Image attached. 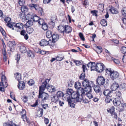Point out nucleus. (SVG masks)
<instances>
[{"mask_svg":"<svg viewBox=\"0 0 126 126\" xmlns=\"http://www.w3.org/2000/svg\"><path fill=\"white\" fill-rule=\"evenodd\" d=\"M49 81V80L46 79L45 81L42 83V85L39 88V100H41L42 102H45L49 97V95L47 93L43 92L45 89L46 86L48 85L47 83Z\"/></svg>","mask_w":126,"mask_h":126,"instance_id":"1","label":"nucleus"},{"mask_svg":"<svg viewBox=\"0 0 126 126\" xmlns=\"http://www.w3.org/2000/svg\"><path fill=\"white\" fill-rule=\"evenodd\" d=\"M68 93H70L72 99H74L78 102H79L82 100L83 97L77 92H73L72 90H70Z\"/></svg>","mask_w":126,"mask_h":126,"instance_id":"2","label":"nucleus"},{"mask_svg":"<svg viewBox=\"0 0 126 126\" xmlns=\"http://www.w3.org/2000/svg\"><path fill=\"white\" fill-rule=\"evenodd\" d=\"M82 85L83 87L87 88L89 91H91V88L94 86L93 83L91 81H89L88 79H85L82 82Z\"/></svg>","mask_w":126,"mask_h":126,"instance_id":"3","label":"nucleus"},{"mask_svg":"<svg viewBox=\"0 0 126 126\" xmlns=\"http://www.w3.org/2000/svg\"><path fill=\"white\" fill-rule=\"evenodd\" d=\"M96 66V71L99 73L102 72L105 68V66L102 63H97Z\"/></svg>","mask_w":126,"mask_h":126,"instance_id":"4","label":"nucleus"},{"mask_svg":"<svg viewBox=\"0 0 126 126\" xmlns=\"http://www.w3.org/2000/svg\"><path fill=\"white\" fill-rule=\"evenodd\" d=\"M23 25L21 23H16L15 26L14 28H12V29L15 30L17 32L20 31V30L23 28Z\"/></svg>","mask_w":126,"mask_h":126,"instance_id":"5","label":"nucleus"},{"mask_svg":"<svg viewBox=\"0 0 126 126\" xmlns=\"http://www.w3.org/2000/svg\"><path fill=\"white\" fill-rule=\"evenodd\" d=\"M56 96L59 98L62 97L63 100L67 99L66 97L70 96L69 94H63V92L61 91H58L57 92Z\"/></svg>","mask_w":126,"mask_h":126,"instance_id":"6","label":"nucleus"},{"mask_svg":"<svg viewBox=\"0 0 126 126\" xmlns=\"http://www.w3.org/2000/svg\"><path fill=\"white\" fill-rule=\"evenodd\" d=\"M96 82L99 85H103L105 82V80L102 76H99L97 78Z\"/></svg>","mask_w":126,"mask_h":126,"instance_id":"7","label":"nucleus"},{"mask_svg":"<svg viewBox=\"0 0 126 126\" xmlns=\"http://www.w3.org/2000/svg\"><path fill=\"white\" fill-rule=\"evenodd\" d=\"M119 74L117 72L114 71L110 75L111 79L112 80H114L115 79L118 78L119 76Z\"/></svg>","mask_w":126,"mask_h":126,"instance_id":"8","label":"nucleus"},{"mask_svg":"<svg viewBox=\"0 0 126 126\" xmlns=\"http://www.w3.org/2000/svg\"><path fill=\"white\" fill-rule=\"evenodd\" d=\"M87 90V88H85L84 90L83 88L80 87L77 89V92L80 94V95H82L83 97Z\"/></svg>","mask_w":126,"mask_h":126,"instance_id":"9","label":"nucleus"},{"mask_svg":"<svg viewBox=\"0 0 126 126\" xmlns=\"http://www.w3.org/2000/svg\"><path fill=\"white\" fill-rule=\"evenodd\" d=\"M61 28L63 29L64 30H62V31H64L65 32L69 33L72 30L71 27L68 25H65V26H61Z\"/></svg>","mask_w":126,"mask_h":126,"instance_id":"10","label":"nucleus"},{"mask_svg":"<svg viewBox=\"0 0 126 126\" xmlns=\"http://www.w3.org/2000/svg\"><path fill=\"white\" fill-rule=\"evenodd\" d=\"M46 79L49 80V81L47 83V84H48V85L46 86V88H47L48 91L49 92H54L55 91L54 86H49V85L48 83L50 80V79Z\"/></svg>","mask_w":126,"mask_h":126,"instance_id":"11","label":"nucleus"},{"mask_svg":"<svg viewBox=\"0 0 126 126\" xmlns=\"http://www.w3.org/2000/svg\"><path fill=\"white\" fill-rule=\"evenodd\" d=\"M16 45V44L15 42H9L8 43V45L11 47L10 48V51L13 52L14 51V46Z\"/></svg>","mask_w":126,"mask_h":126,"instance_id":"12","label":"nucleus"},{"mask_svg":"<svg viewBox=\"0 0 126 126\" xmlns=\"http://www.w3.org/2000/svg\"><path fill=\"white\" fill-rule=\"evenodd\" d=\"M84 97L88 98L89 99L93 98V96L91 93L90 91H89L88 89L87 90L85 94L84 95Z\"/></svg>","mask_w":126,"mask_h":126,"instance_id":"13","label":"nucleus"},{"mask_svg":"<svg viewBox=\"0 0 126 126\" xmlns=\"http://www.w3.org/2000/svg\"><path fill=\"white\" fill-rule=\"evenodd\" d=\"M66 98H67V101L68 102L69 105L70 107H75V105L73 103V102L70 96L66 97Z\"/></svg>","mask_w":126,"mask_h":126,"instance_id":"14","label":"nucleus"},{"mask_svg":"<svg viewBox=\"0 0 126 126\" xmlns=\"http://www.w3.org/2000/svg\"><path fill=\"white\" fill-rule=\"evenodd\" d=\"M25 84L24 82L23 81H19L17 86L19 89L22 90L25 88Z\"/></svg>","mask_w":126,"mask_h":126,"instance_id":"15","label":"nucleus"},{"mask_svg":"<svg viewBox=\"0 0 126 126\" xmlns=\"http://www.w3.org/2000/svg\"><path fill=\"white\" fill-rule=\"evenodd\" d=\"M118 84L116 82L113 83L111 87V89L112 91H115L119 87Z\"/></svg>","mask_w":126,"mask_h":126,"instance_id":"16","label":"nucleus"},{"mask_svg":"<svg viewBox=\"0 0 126 126\" xmlns=\"http://www.w3.org/2000/svg\"><path fill=\"white\" fill-rule=\"evenodd\" d=\"M49 44L48 41L46 40L45 39L42 40L40 42V44L41 46H46L48 45Z\"/></svg>","mask_w":126,"mask_h":126,"instance_id":"17","label":"nucleus"},{"mask_svg":"<svg viewBox=\"0 0 126 126\" xmlns=\"http://www.w3.org/2000/svg\"><path fill=\"white\" fill-rule=\"evenodd\" d=\"M113 103L115 106H119L121 103L120 100L118 98H115L113 101Z\"/></svg>","mask_w":126,"mask_h":126,"instance_id":"18","label":"nucleus"},{"mask_svg":"<svg viewBox=\"0 0 126 126\" xmlns=\"http://www.w3.org/2000/svg\"><path fill=\"white\" fill-rule=\"evenodd\" d=\"M52 42L54 43L56 42L59 38V36L57 34H53L52 36Z\"/></svg>","mask_w":126,"mask_h":126,"instance_id":"19","label":"nucleus"},{"mask_svg":"<svg viewBox=\"0 0 126 126\" xmlns=\"http://www.w3.org/2000/svg\"><path fill=\"white\" fill-rule=\"evenodd\" d=\"M59 100V98L56 95H53L51 97V101L55 103L56 104L58 102V101Z\"/></svg>","mask_w":126,"mask_h":126,"instance_id":"20","label":"nucleus"},{"mask_svg":"<svg viewBox=\"0 0 126 126\" xmlns=\"http://www.w3.org/2000/svg\"><path fill=\"white\" fill-rule=\"evenodd\" d=\"M16 124L13 123L12 121H9L7 123H5L3 124V126H15Z\"/></svg>","mask_w":126,"mask_h":126,"instance_id":"21","label":"nucleus"},{"mask_svg":"<svg viewBox=\"0 0 126 126\" xmlns=\"http://www.w3.org/2000/svg\"><path fill=\"white\" fill-rule=\"evenodd\" d=\"M43 113V110L42 108H40L36 114V116L38 117H41Z\"/></svg>","mask_w":126,"mask_h":126,"instance_id":"22","label":"nucleus"},{"mask_svg":"<svg viewBox=\"0 0 126 126\" xmlns=\"http://www.w3.org/2000/svg\"><path fill=\"white\" fill-rule=\"evenodd\" d=\"M29 6L31 9H34L36 10H37L38 8L37 5L36 4L31 3L29 4Z\"/></svg>","mask_w":126,"mask_h":126,"instance_id":"23","label":"nucleus"},{"mask_svg":"<svg viewBox=\"0 0 126 126\" xmlns=\"http://www.w3.org/2000/svg\"><path fill=\"white\" fill-rule=\"evenodd\" d=\"M94 90L96 93H99L101 92V88L98 86H96L94 87Z\"/></svg>","mask_w":126,"mask_h":126,"instance_id":"24","label":"nucleus"},{"mask_svg":"<svg viewBox=\"0 0 126 126\" xmlns=\"http://www.w3.org/2000/svg\"><path fill=\"white\" fill-rule=\"evenodd\" d=\"M26 112L25 110H23L21 112V114L22 115L21 118L23 119V120L25 121V120L27 118V117L26 115Z\"/></svg>","mask_w":126,"mask_h":126,"instance_id":"25","label":"nucleus"},{"mask_svg":"<svg viewBox=\"0 0 126 126\" xmlns=\"http://www.w3.org/2000/svg\"><path fill=\"white\" fill-rule=\"evenodd\" d=\"M110 11L113 14H117L118 13V10L113 7H111L109 9Z\"/></svg>","mask_w":126,"mask_h":126,"instance_id":"26","label":"nucleus"},{"mask_svg":"<svg viewBox=\"0 0 126 126\" xmlns=\"http://www.w3.org/2000/svg\"><path fill=\"white\" fill-rule=\"evenodd\" d=\"M19 50L20 52L22 53H25L27 51L26 47L25 46H23L20 47Z\"/></svg>","mask_w":126,"mask_h":126,"instance_id":"27","label":"nucleus"},{"mask_svg":"<svg viewBox=\"0 0 126 126\" xmlns=\"http://www.w3.org/2000/svg\"><path fill=\"white\" fill-rule=\"evenodd\" d=\"M94 50L98 53H100L102 51V49L100 46H97Z\"/></svg>","mask_w":126,"mask_h":126,"instance_id":"28","label":"nucleus"},{"mask_svg":"<svg viewBox=\"0 0 126 126\" xmlns=\"http://www.w3.org/2000/svg\"><path fill=\"white\" fill-rule=\"evenodd\" d=\"M16 79L18 81H19L21 79V75L20 74L17 73L15 74Z\"/></svg>","mask_w":126,"mask_h":126,"instance_id":"29","label":"nucleus"},{"mask_svg":"<svg viewBox=\"0 0 126 126\" xmlns=\"http://www.w3.org/2000/svg\"><path fill=\"white\" fill-rule=\"evenodd\" d=\"M33 24L31 20H28L26 23L25 26L26 27H29Z\"/></svg>","mask_w":126,"mask_h":126,"instance_id":"30","label":"nucleus"},{"mask_svg":"<svg viewBox=\"0 0 126 126\" xmlns=\"http://www.w3.org/2000/svg\"><path fill=\"white\" fill-rule=\"evenodd\" d=\"M34 51L36 52L39 53L42 55H43L45 53L44 51L41 50L40 49L38 48H35Z\"/></svg>","mask_w":126,"mask_h":126,"instance_id":"31","label":"nucleus"},{"mask_svg":"<svg viewBox=\"0 0 126 126\" xmlns=\"http://www.w3.org/2000/svg\"><path fill=\"white\" fill-rule=\"evenodd\" d=\"M126 107V104L125 103H123L121 104V106L120 107V111L124 110V109Z\"/></svg>","mask_w":126,"mask_h":126,"instance_id":"32","label":"nucleus"},{"mask_svg":"<svg viewBox=\"0 0 126 126\" xmlns=\"http://www.w3.org/2000/svg\"><path fill=\"white\" fill-rule=\"evenodd\" d=\"M74 62L76 63V64L77 65L79 66L83 63V62L81 61H79L76 60H74Z\"/></svg>","mask_w":126,"mask_h":126,"instance_id":"33","label":"nucleus"},{"mask_svg":"<svg viewBox=\"0 0 126 126\" xmlns=\"http://www.w3.org/2000/svg\"><path fill=\"white\" fill-rule=\"evenodd\" d=\"M35 14L32 13H28L27 15V17L29 19H33Z\"/></svg>","mask_w":126,"mask_h":126,"instance_id":"34","label":"nucleus"},{"mask_svg":"<svg viewBox=\"0 0 126 126\" xmlns=\"http://www.w3.org/2000/svg\"><path fill=\"white\" fill-rule=\"evenodd\" d=\"M42 28L44 30H47L48 27L47 24L45 23H44L42 25Z\"/></svg>","mask_w":126,"mask_h":126,"instance_id":"35","label":"nucleus"},{"mask_svg":"<svg viewBox=\"0 0 126 126\" xmlns=\"http://www.w3.org/2000/svg\"><path fill=\"white\" fill-rule=\"evenodd\" d=\"M110 93L111 92L109 90L107 89L104 91L103 94L105 96H109L110 95Z\"/></svg>","mask_w":126,"mask_h":126,"instance_id":"36","label":"nucleus"},{"mask_svg":"<svg viewBox=\"0 0 126 126\" xmlns=\"http://www.w3.org/2000/svg\"><path fill=\"white\" fill-rule=\"evenodd\" d=\"M52 35L51 31H47L46 33V36L47 38H50L52 36Z\"/></svg>","mask_w":126,"mask_h":126,"instance_id":"37","label":"nucleus"},{"mask_svg":"<svg viewBox=\"0 0 126 126\" xmlns=\"http://www.w3.org/2000/svg\"><path fill=\"white\" fill-rule=\"evenodd\" d=\"M121 13L123 16H126V7H124L122 9Z\"/></svg>","mask_w":126,"mask_h":126,"instance_id":"38","label":"nucleus"},{"mask_svg":"<svg viewBox=\"0 0 126 126\" xmlns=\"http://www.w3.org/2000/svg\"><path fill=\"white\" fill-rule=\"evenodd\" d=\"M75 87L77 89L81 87V83L79 82H76L75 84Z\"/></svg>","mask_w":126,"mask_h":126,"instance_id":"39","label":"nucleus"},{"mask_svg":"<svg viewBox=\"0 0 126 126\" xmlns=\"http://www.w3.org/2000/svg\"><path fill=\"white\" fill-rule=\"evenodd\" d=\"M96 63H95L93 62V64L91 67V70H95L96 71Z\"/></svg>","mask_w":126,"mask_h":126,"instance_id":"40","label":"nucleus"},{"mask_svg":"<svg viewBox=\"0 0 126 126\" xmlns=\"http://www.w3.org/2000/svg\"><path fill=\"white\" fill-rule=\"evenodd\" d=\"M7 86V85H6V86H3V82L1 83L0 82V91L4 92V89L3 87H6Z\"/></svg>","mask_w":126,"mask_h":126,"instance_id":"41","label":"nucleus"},{"mask_svg":"<svg viewBox=\"0 0 126 126\" xmlns=\"http://www.w3.org/2000/svg\"><path fill=\"white\" fill-rule=\"evenodd\" d=\"M21 11L23 12L27 11L28 10V9L26 6H23L21 7Z\"/></svg>","mask_w":126,"mask_h":126,"instance_id":"42","label":"nucleus"},{"mask_svg":"<svg viewBox=\"0 0 126 126\" xmlns=\"http://www.w3.org/2000/svg\"><path fill=\"white\" fill-rule=\"evenodd\" d=\"M27 54L28 56L32 57L34 56V54L31 51H29L27 52Z\"/></svg>","mask_w":126,"mask_h":126,"instance_id":"43","label":"nucleus"},{"mask_svg":"<svg viewBox=\"0 0 126 126\" xmlns=\"http://www.w3.org/2000/svg\"><path fill=\"white\" fill-rule=\"evenodd\" d=\"M101 24L103 26H105L107 25V21L105 19H103L101 20Z\"/></svg>","mask_w":126,"mask_h":126,"instance_id":"44","label":"nucleus"},{"mask_svg":"<svg viewBox=\"0 0 126 126\" xmlns=\"http://www.w3.org/2000/svg\"><path fill=\"white\" fill-rule=\"evenodd\" d=\"M39 17L35 15L33 19L34 22H37L39 20Z\"/></svg>","mask_w":126,"mask_h":126,"instance_id":"45","label":"nucleus"},{"mask_svg":"<svg viewBox=\"0 0 126 126\" xmlns=\"http://www.w3.org/2000/svg\"><path fill=\"white\" fill-rule=\"evenodd\" d=\"M107 111L108 112H110L111 113H113L114 111V109L113 107H112L109 110H107Z\"/></svg>","mask_w":126,"mask_h":126,"instance_id":"46","label":"nucleus"},{"mask_svg":"<svg viewBox=\"0 0 126 126\" xmlns=\"http://www.w3.org/2000/svg\"><path fill=\"white\" fill-rule=\"evenodd\" d=\"M37 10L39 13L41 15H43V12L42 8H38Z\"/></svg>","mask_w":126,"mask_h":126,"instance_id":"47","label":"nucleus"},{"mask_svg":"<svg viewBox=\"0 0 126 126\" xmlns=\"http://www.w3.org/2000/svg\"><path fill=\"white\" fill-rule=\"evenodd\" d=\"M21 98L24 102H26L28 101V97L25 95H24L22 96Z\"/></svg>","mask_w":126,"mask_h":126,"instance_id":"48","label":"nucleus"},{"mask_svg":"<svg viewBox=\"0 0 126 126\" xmlns=\"http://www.w3.org/2000/svg\"><path fill=\"white\" fill-rule=\"evenodd\" d=\"M122 53L125 54L126 53V47H122L121 49Z\"/></svg>","mask_w":126,"mask_h":126,"instance_id":"49","label":"nucleus"},{"mask_svg":"<svg viewBox=\"0 0 126 126\" xmlns=\"http://www.w3.org/2000/svg\"><path fill=\"white\" fill-rule=\"evenodd\" d=\"M106 72L108 74L110 75V73L112 72V71L110 69H106L105 70Z\"/></svg>","mask_w":126,"mask_h":126,"instance_id":"50","label":"nucleus"},{"mask_svg":"<svg viewBox=\"0 0 126 126\" xmlns=\"http://www.w3.org/2000/svg\"><path fill=\"white\" fill-rule=\"evenodd\" d=\"M20 58V54H17L16 56V60L17 61V63H18V61H19Z\"/></svg>","mask_w":126,"mask_h":126,"instance_id":"51","label":"nucleus"},{"mask_svg":"<svg viewBox=\"0 0 126 126\" xmlns=\"http://www.w3.org/2000/svg\"><path fill=\"white\" fill-rule=\"evenodd\" d=\"M28 83L31 86L34 84V82L33 80L30 79L28 82Z\"/></svg>","mask_w":126,"mask_h":126,"instance_id":"52","label":"nucleus"},{"mask_svg":"<svg viewBox=\"0 0 126 126\" xmlns=\"http://www.w3.org/2000/svg\"><path fill=\"white\" fill-rule=\"evenodd\" d=\"M11 20V18L8 17H6L4 19V21L7 23H10Z\"/></svg>","mask_w":126,"mask_h":126,"instance_id":"53","label":"nucleus"},{"mask_svg":"<svg viewBox=\"0 0 126 126\" xmlns=\"http://www.w3.org/2000/svg\"><path fill=\"white\" fill-rule=\"evenodd\" d=\"M10 96L13 99V100H14L15 101H16V100L15 99V96L14 95V93H11L10 94Z\"/></svg>","mask_w":126,"mask_h":126,"instance_id":"54","label":"nucleus"},{"mask_svg":"<svg viewBox=\"0 0 126 126\" xmlns=\"http://www.w3.org/2000/svg\"><path fill=\"white\" fill-rule=\"evenodd\" d=\"M38 21V23L40 25H42L44 23L43 19L42 18H39Z\"/></svg>","mask_w":126,"mask_h":126,"instance_id":"55","label":"nucleus"},{"mask_svg":"<svg viewBox=\"0 0 126 126\" xmlns=\"http://www.w3.org/2000/svg\"><path fill=\"white\" fill-rule=\"evenodd\" d=\"M62 26H58V30L60 31V32H61L62 33H64L65 32L64 31H62V30H64L63 29H62L61 28V27Z\"/></svg>","mask_w":126,"mask_h":126,"instance_id":"56","label":"nucleus"},{"mask_svg":"<svg viewBox=\"0 0 126 126\" xmlns=\"http://www.w3.org/2000/svg\"><path fill=\"white\" fill-rule=\"evenodd\" d=\"M33 31L34 30L32 28H29L27 30L28 33L29 34L32 33L33 32Z\"/></svg>","mask_w":126,"mask_h":126,"instance_id":"57","label":"nucleus"},{"mask_svg":"<svg viewBox=\"0 0 126 126\" xmlns=\"http://www.w3.org/2000/svg\"><path fill=\"white\" fill-rule=\"evenodd\" d=\"M25 0H19L18 3L20 5H22L25 3Z\"/></svg>","mask_w":126,"mask_h":126,"instance_id":"58","label":"nucleus"},{"mask_svg":"<svg viewBox=\"0 0 126 126\" xmlns=\"http://www.w3.org/2000/svg\"><path fill=\"white\" fill-rule=\"evenodd\" d=\"M85 97V98H83L82 99H83V101L84 103H87L89 102L90 101L86 99V97Z\"/></svg>","mask_w":126,"mask_h":126,"instance_id":"59","label":"nucleus"},{"mask_svg":"<svg viewBox=\"0 0 126 126\" xmlns=\"http://www.w3.org/2000/svg\"><path fill=\"white\" fill-rule=\"evenodd\" d=\"M85 73H82L80 76V79H84L85 77Z\"/></svg>","mask_w":126,"mask_h":126,"instance_id":"60","label":"nucleus"},{"mask_svg":"<svg viewBox=\"0 0 126 126\" xmlns=\"http://www.w3.org/2000/svg\"><path fill=\"white\" fill-rule=\"evenodd\" d=\"M79 36L80 38L83 41H84L85 40V38L84 37L83 34L81 33H79Z\"/></svg>","mask_w":126,"mask_h":126,"instance_id":"61","label":"nucleus"},{"mask_svg":"<svg viewBox=\"0 0 126 126\" xmlns=\"http://www.w3.org/2000/svg\"><path fill=\"white\" fill-rule=\"evenodd\" d=\"M58 102H59V105L61 106H62L64 104V103L63 101L59 100L58 101Z\"/></svg>","mask_w":126,"mask_h":126,"instance_id":"62","label":"nucleus"},{"mask_svg":"<svg viewBox=\"0 0 126 126\" xmlns=\"http://www.w3.org/2000/svg\"><path fill=\"white\" fill-rule=\"evenodd\" d=\"M91 13L93 16H97V15L96 14V11L95 10L94 11H91Z\"/></svg>","mask_w":126,"mask_h":126,"instance_id":"63","label":"nucleus"},{"mask_svg":"<svg viewBox=\"0 0 126 126\" xmlns=\"http://www.w3.org/2000/svg\"><path fill=\"white\" fill-rule=\"evenodd\" d=\"M26 32L25 30H22L20 34L21 35H24L26 34Z\"/></svg>","mask_w":126,"mask_h":126,"instance_id":"64","label":"nucleus"}]
</instances>
